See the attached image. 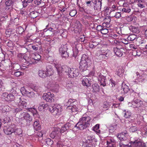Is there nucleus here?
<instances>
[{
    "label": "nucleus",
    "mask_w": 147,
    "mask_h": 147,
    "mask_svg": "<svg viewBox=\"0 0 147 147\" xmlns=\"http://www.w3.org/2000/svg\"><path fill=\"white\" fill-rule=\"evenodd\" d=\"M90 117L89 116L84 117L80 119L78 122L75 125V127H77L79 129L83 130L90 125Z\"/></svg>",
    "instance_id": "1"
},
{
    "label": "nucleus",
    "mask_w": 147,
    "mask_h": 147,
    "mask_svg": "<svg viewBox=\"0 0 147 147\" xmlns=\"http://www.w3.org/2000/svg\"><path fill=\"white\" fill-rule=\"evenodd\" d=\"M91 63L90 60L88 56L85 54L83 55L80 63L79 68L82 71H85L90 66Z\"/></svg>",
    "instance_id": "2"
},
{
    "label": "nucleus",
    "mask_w": 147,
    "mask_h": 147,
    "mask_svg": "<svg viewBox=\"0 0 147 147\" xmlns=\"http://www.w3.org/2000/svg\"><path fill=\"white\" fill-rule=\"evenodd\" d=\"M131 146L125 145L121 142L119 144V147H146L144 143L140 139H137L134 141H131Z\"/></svg>",
    "instance_id": "3"
},
{
    "label": "nucleus",
    "mask_w": 147,
    "mask_h": 147,
    "mask_svg": "<svg viewBox=\"0 0 147 147\" xmlns=\"http://www.w3.org/2000/svg\"><path fill=\"white\" fill-rule=\"evenodd\" d=\"M48 110L51 113H53L54 115H59L62 111V106L60 105L56 104L54 106H48Z\"/></svg>",
    "instance_id": "4"
},
{
    "label": "nucleus",
    "mask_w": 147,
    "mask_h": 147,
    "mask_svg": "<svg viewBox=\"0 0 147 147\" xmlns=\"http://www.w3.org/2000/svg\"><path fill=\"white\" fill-rule=\"evenodd\" d=\"M54 66L57 69L58 75L59 76L62 75V73L64 72H67L68 74V71L70 69L67 65H64L61 66L59 64H55Z\"/></svg>",
    "instance_id": "5"
},
{
    "label": "nucleus",
    "mask_w": 147,
    "mask_h": 147,
    "mask_svg": "<svg viewBox=\"0 0 147 147\" xmlns=\"http://www.w3.org/2000/svg\"><path fill=\"white\" fill-rule=\"evenodd\" d=\"M19 119L22 121L30 123L32 121V117L27 112H23L20 114L19 116Z\"/></svg>",
    "instance_id": "6"
},
{
    "label": "nucleus",
    "mask_w": 147,
    "mask_h": 147,
    "mask_svg": "<svg viewBox=\"0 0 147 147\" xmlns=\"http://www.w3.org/2000/svg\"><path fill=\"white\" fill-rule=\"evenodd\" d=\"M26 101V100L21 98L20 96L15 100V102L17 105L20 107L25 109L27 108V102Z\"/></svg>",
    "instance_id": "7"
},
{
    "label": "nucleus",
    "mask_w": 147,
    "mask_h": 147,
    "mask_svg": "<svg viewBox=\"0 0 147 147\" xmlns=\"http://www.w3.org/2000/svg\"><path fill=\"white\" fill-rule=\"evenodd\" d=\"M1 98L3 100L9 102L14 100L15 97L11 93H8L6 92L3 93L1 95Z\"/></svg>",
    "instance_id": "8"
},
{
    "label": "nucleus",
    "mask_w": 147,
    "mask_h": 147,
    "mask_svg": "<svg viewBox=\"0 0 147 147\" xmlns=\"http://www.w3.org/2000/svg\"><path fill=\"white\" fill-rule=\"evenodd\" d=\"M67 44L62 45L59 48V51L61 56L66 58L68 57V55L67 51Z\"/></svg>",
    "instance_id": "9"
},
{
    "label": "nucleus",
    "mask_w": 147,
    "mask_h": 147,
    "mask_svg": "<svg viewBox=\"0 0 147 147\" xmlns=\"http://www.w3.org/2000/svg\"><path fill=\"white\" fill-rule=\"evenodd\" d=\"M82 45L79 42H75L74 43L73 48L74 54L77 55L79 51H81L82 49Z\"/></svg>",
    "instance_id": "10"
},
{
    "label": "nucleus",
    "mask_w": 147,
    "mask_h": 147,
    "mask_svg": "<svg viewBox=\"0 0 147 147\" xmlns=\"http://www.w3.org/2000/svg\"><path fill=\"white\" fill-rule=\"evenodd\" d=\"M134 103H133L134 106V108H138L139 107H142L144 108V110L146 106H145V103H143V101L140 99H136L133 100Z\"/></svg>",
    "instance_id": "11"
},
{
    "label": "nucleus",
    "mask_w": 147,
    "mask_h": 147,
    "mask_svg": "<svg viewBox=\"0 0 147 147\" xmlns=\"http://www.w3.org/2000/svg\"><path fill=\"white\" fill-rule=\"evenodd\" d=\"M54 95L50 92H47L44 93L42 95V98L44 99L47 102H52L54 101L53 98Z\"/></svg>",
    "instance_id": "12"
},
{
    "label": "nucleus",
    "mask_w": 147,
    "mask_h": 147,
    "mask_svg": "<svg viewBox=\"0 0 147 147\" xmlns=\"http://www.w3.org/2000/svg\"><path fill=\"white\" fill-rule=\"evenodd\" d=\"M68 71V75L70 78H74L78 76L79 74V71L78 69L72 68Z\"/></svg>",
    "instance_id": "13"
},
{
    "label": "nucleus",
    "mask_w": 147,
    "mask_h": 147,
    "mask_svg": "<svg viewBox=\"0 0 147 147\" xmlns=\"http://www.w3.org/2000/svg\"><path fill=\"white\" fill-rule=\"evenodd\" d=\"M134 75L137 76V78L136 79V80L134 81V82H143L147 79V75L146 74L140 75L139 73L137 72Z\"/></svg>",
    "instance_id": "14"
},
{
    "label": "nucleus",
    "mask_w": 147,
    "mask_h": 147,
    "mask_svg": "<svg viewBox=\"0 0 147 147\" xmlns=\"http://www.w3.org/2000/svg\"><path fill=\"white\" fill-rule=\"evenodd\" d=\"M23 61L24 62V64L26 66H28L34 63V60L33 58L27 57L26 55H24L22 59Z\"/></svg>",
    "instance_id": "15"
},
{
    "label": "nucleus",
    "mask_w": 147,
    "mask_h": 147,
    "mask_svg": "<svg viewBox=\"0 0 147 147\" xmlns=\"http://www.w3.org/2000/svg\"><path fill=\"white\" fill-rule=\"evenodd\" d=\"M82 84L83 86H89L91 84V79L88 76H84L81 78Z\"/></svg>",
    "instance_id": "16"
},
{
    "label": "nucleus",
    "mask_w": 147,
    "mask_h": 147,
    "mask_svg": "<svg viewBox=\"0 0 147 147\" xmlns=\"http://www.w3.org/2000/svg\"><path fill=\"white\" fill-rule=\"evenodd\" d=\"M98 80L100 82V85L104 87L106 85V77L100 74L98 78Z\"/></svg>",
    "instance_id": "17"
},
{
    "label": "nucleus",
    "mask_w": 147,
    "mask_h": 147,
    "mask_svg": "<svg viewBox=\"0 0 147 147\" xmlns=\"http://www.w3.org/2000/svg\"><path fill=\"white\" fill-rule=\"evenodd\" d=\"M124 49L122 48L119 49L116 47L113 49V51L114 53L117 56L119 57L122 56L123 53H124Z\"/></svg>",
    "instance_id": "18"
},
{
    "label": "nucleus",
    "mask_w": 147,
    "mask_h": 147,
    "mask_svg": "<svg viewBox=\"0 0 147 147\" xmlns=\"http://www.w3.org/2000/svg\"><path fill=\"white\" fill-rule=\"evenodd\" d=\"M92 2L94 3V10H99L101 8L102 2L99 0H92Z\"/></svg>",
    "instance_id": "19"
},
{
    "label": "nucleus",
    "mask_w": 147,
    "mask_h": 147,
    "mask_svg": "<svg viewBox=\"0 0 147 147\" xmlns=\"http://www.w3.org/2000/svg\"><path fill=\"white\" fill-rule=\"evenodd\" d=\"M97 53H99L100 55H103L106 58L109 57L110 53V52L109 50L99 51H97Z\"/></svg>",
    "instance_id": "20"
},
{
    "label": "nucleus",
    "mask_w": 147,
    "mask_h": 147,
    "mask_svg": "<svg viewBox=\"0 0 147 147\" xmlns=\"http://www.w3.org/2000/svg\"><path fill=\"white\" fill-rule=\"evenodd\" d=\"M45 71L47 76H50L53 74V70L51 65H48L46 67Z\"/></svg>",
    "instance_id": "21"
},
{
    "label": "nucleus",
    "mask_w": 147,
    "mask_h": 147,
    "mask_svg": "<svg viewBox=\"0 0 147 147\" xmlns=\"http://www.w3.org/2000/svg\"><path fill=\"white\" fill-rule=\"evenodd\" d=\"M74 29L78 32H80L82 30V25L78 21H76L74 24Z\"/></svg>",
    "instance_id": "22"
},
{
    "label": "nucleus",
    "mask_w": 147,
    "mask_h": 147,
    "mask_svg": "<svg viewBox=\"0 0 147 147\" xmlns=\"http://www.w3.org/2000/svg\"><path fill=\"white\" fill-rule=\"evenodd\" d=\"M127 133L122 132L118 135L117 137L120 141H123L127 140Z\"/></svg>",
    "instance_id": "23"
},
{
    "label": "nucleus",
    "mask_w": 147,
    "mask_h": 147,
    "mask_svg": "<svg viewBox=\"0 0 147 147\" xmlns=\"http://www.w3.org/2000/svg\"><path fill=\"white\" fill-rule=\"evenodd\" d=\"M4 133L7 135L11 134L13 132H14V129L11 127H5L4 129Z\"/></svg>",
    "instance_id": "24"
},
{
    "label": "nucleus",
    "mask_w": 147,
    "mask_h": 147,
    "mask_svg": "<svg viewBox=\"0 0 147 147\" xmlns=\"http://www.w3.org/2000/svg\"><path fill=\"white\" fill-rule=\"evenodd\" d=\"M48 105L47 104H45L43 102L40 103L38 109L40 111H43L44 109L48 107Z\"/></svg>",
    "instance_id": "25"
},
{
    "label": "nucleus",
    "mask_w": 147,
    "mask_h": 147,
    "mask_svg": "<svg viewBox=\"0 0 147 147\" xmlns=\"http://www.w3.org/2000/svg\"><path fill=\"white\" fill-rule=\"evenodd\" d=\"M70 124L69 123H67L61 127L60 129L61 133H64L70 127Z\"/></svg>",
    "instance_id": "26"
},
{
    "label": "nucleus",
    "mask_w": 147,
    "mask_h": 147,
    "mask_svg": "<svg viewBox=\"0 0 147 147\" xmlns=\"http://www.w3.org/2000/svg\"><path fill=\"white\" fill-rule=\"evenodd\" d=\"M92 87L94 92L98 93L100 90V86L97 84H94L92 85Z\"/></svg>",
    "instance_id": "27"
},
{
    "label": "nucleus",
    "mask_w": 147,
    "mask_h": 147,
    "mask_svg": "<svg viewBox=\"0 0 147 147\" xmlns=\"http://www.w3.org/2000/svg\"><path fill=\"white\" fill-rule=\"evenodd\" d=\"M38 75L39 77L42 78H44L47 77L45 71L42 70H39Z\"/></svg>",
    "instance_id": "28"
},
{
    "label": "nucleus",
    "mask_w": 147,
    "mask_h": 147,
    "mask_svg": "<svg viewBox=\"0 0 147 147\" xmlns=\"http://www.w3.org/2000/svg\"><path fill=\"white\" fill-rule=\"evenodd\" d=\"M17 0H13V1L11 0H8L5 2V5L7 6H12L15 3V2Z\"/></svg>",
    "instance_id": "29"
},
{
    "label": "nucleus",
    "mask_w": 147,
    "mask_h": 147,
    "mask_svg": "<svg viewBox=\"0 0 147 147\" xmlns=\"http://www.w3.org/2000/svg\"><path fill=\"white\" fill-rule=\"evenodd\" d=\"M122 89H123V91H122V92L124 94L127 93L129 90L128 86L125 84H122Z\"/></svg>",
    "instance_id": "30"
},
{
    "label": "nucleus",
    "mask_w": 147,
    "mask_h": 147,
    "mask_svg": "<svg viewBox=\"0 0 147 147\" xmlns=\"http://www.w3.org/2000/svg\"><path fill=\"white\" fill-rule=\"evenodd\" d=\"M22 130L21 128H18L16 129H14V132L16 135H17L21 137L22 136Z\"/></svg>",
    "instance_id": "31"
},
{
    "label": "nucleus",
    "mask_w": 147,
    "mask_h": 147,
    "mask_svg": "<svg viewBox=\"0 0 147 147\" xmlns=\"http://www.w3.org/2000/svg\"><path fill=\"white\" fill-rule=\"evenodd\" d=\"M33 127L34 129L36 130L40 129V125L38 121H35L34 122Z\"/></svg>",
    "instance_id": "32"
},
{
    "label": "nucleus",
    "mask_w": 147,
    "mask_h": 147,
    "mask_svg": "<svg viewBox=\"0 0 147 147\" xmlns=\"http://www.w3.org/2000/svg\"><path fill=\"white\" fill-rule=\"evenodd\" d=\"M130 30L133 33L138 34L140 31L138 28L134 26H131L129 28Z\"/></svg>",
    "instance_id": "33"
},
{
    "label": "nucleus",
    "mask_w": 147,
    "mask_h": 147,
    "mask_svg": "<svg viewBox=\"0 0 147 147\" xmlns=\"http://www.w3.org/2000/svg\"><path fill=\"white\" fill-rule=\"evenodd\" d=\"M75 103L74 101H73L71 99H69L66 103L65 105L69 107L72 106V105H74V103Z\"/></svg>",
    "instance_id": "34"
},
{
    "label": "nucleus",
    "mask_w": 147,
    "mask_h": 147,
    "mask_svg": "<svg viewBox=\"0 0 147 147\" xmlns=\"http://www.w3.org/2000/svg\"><path fill=\"white\" fill-rule=\"evenodd\" d=\"M123 70L122 69H118L116 72V74L117 75L120 77H121L123 76Z\"/></svg>",
    "instance_id": "35"
},
{
    "label": "nucleus",
    "mask_w": 147,
    "mask_h": 147,
    "mask_svg": "<svg viewBox=\"0 0 147 147\" xmlns=\"http://www.w3.org/2000/svg\"><path fill=\"white\" fill-rule=\"evenodd\" d=\"M137 36L135 34H131L129 35L127 37V39L128 40L133 41L136 38Z\"/></svg>",
    "instance_id": "36"
},
{
    "label": "nucleus",
    "mask_w": 147,
    "mask_h": 147,
    "mask_svg": "<svg viewBox=\"0 0 147 147\" xmlns=\"http://www.w3.org/2000/svg\"><path fill=\"white\" fill-rule=\"evenodd\" d=\"M38 15V13L37 12L35 11H32L30 13V15L31 18H33L36 17Z\"/></svg>",
    "instance_id": "37"
},
{
    "label": "nucleus",
    "mask_w": 147,
    "mask_h": 147,
    "mask_svg": "<svg viewBox=\"0 0 147 147\" xmlns=\"http://www.w3.org/2000/svg\"><path fill=\"white\" fill-rule=\"evenodd\" d=\"M16 31L19 34H21L24 32V30L23 27L20 26L17 29Z\"/></svg>",
    "instance_id": "38"
},
{
    "label": "nucleus",
    "mask_w": 147,
    "mask_h": 147,
    "mask_svg": "<svg viewBox=\"0 0 147 147\" xmlns=\"http://www.w3.org/2000/svg\"><path fill=\"white\" fill-rule=\"evenodd\" d=\"M73 84L71 82L68 81L66 82V86L68 89L72 87Z\"/></svg>",
    "instance_id": "39"
},
{
    "label": "nucleus",
    "mask_w": 147,
    "mask_h": 147,
    "mask_svg": "<svg viewBox=\"0 0 147 147\" xmlns=\"http://www.w3.org/2000/svg\"><path fill=\"white\" fill-rule=\"evenodd\" d=\"M122 11L123 12L128 13L130 12L131 9L129 7H126L122 9Z\"/></svg>",
    "instance_id": "40"
},
{
    "label": "nucleus",
    "mask_w": 147,
    "mask_h": 147,
    "mask_svg": "<svg viewBox=\"0 0 147 147\" xmlns=\"http://www.w3.org/2000/svg\"><path fill=\"white\" fill-rule=\"evenodd\" d=\"M41 58V56L38 54L37 53L34 54V56L33 58L34 60L39 61Z\"/></svg>",
    "instance_id": "41"
},
{
    "label": "nucleus",
    "mask_w": 147,
    "mask_h": 147,
    "mask_svg": "<svg viewBox=\"0 0 147 147\" xmlns=\"http://www.w3.org/2000/svg\"><path fill=\"white\" fill-rule=\"evenodd\" d=\"M131 113L130 111H128L125 112L124 115V117L126 118H128L130 117L131 115Z\"/></svg>",
    "instance_id": "42"
},
{
    "label": "nucleus",
    "mask_w": 147,
    "mask_h": 147,
    "mask_svg": "<svg viewBox=\"0 0 147 147\" xmlns=\"http://www.w3.org/2000/svg\"><path fill=\"white\" fill-rule=\"evenodd\" d=\"M26 96L30 98H33L35 96V94L33 92H28Z\"/></svg>",
    "instance_id": "43"
},
{
    "label": "nucleus",
    "mask_w": 147,
    "mask_h": 147,
    "mask_svg": "<svg viewBox=\"0 0 147 147\" xmlns=\"http://www.w3.org/2000/svg\"><path fill=\"white\" fill-rule=\"evenodd\" d=\"M5 43L7 46L9 47H11L13 46V42L11 40H7L5 42Z\"/></svg>",
    "instance_id": "44"
},
{
    "label": "nucleus",
    "mask_w": 147,
    "mask_h": 147,
    "mask_svg": "<svg viewBox=\"0 0 147 147\" xmlns=\"http://www.w3.org/2000/svg\"><path fill=\"white\" fill-rule=\"evenodd\" d=\"M109 32V30H108L105 28L103 27V28L102 29V30L101 31V32L102 34H107Z\"/></svg>",
    "instance_id": "45"
},
{
    "label": "nucleus",
    "mask_w": 147,
    "mask_h": 147,
    "mask_svg": "<svg viewBox=\"0 0 147 147\" xmlns=\"http://www.w3.org/2000/svg\"><path fill=\"white\" fill-rule=\"evenodd\" d=\"M99 128V125L97 124L95 125L94 127V131L97 132L98 133H100V130L98 129Z\"/></svg>",
    "instance_id": "46"
},
{
    "label": "nucleus",
    "mask_w": 147,
    "mask_h": 147,
    "mask_svg": "<svg viewBox=\"0 0 147 147\" xmlns=\"http://www.w3.org/2000/svg\"><path fill=\"white\" fill-rule=\"evenodd\" d=\"M23 73L19 71L14 72V75L16 77H18L20 76L23 75Z\"/></svg>",
    "instance_id": "47"
},
{
    "label": "nucleus",
    "mask_w": 147,
    "mask_h": 147,
    "mask_svg": "<svg viewBox=\"0 0 147 147\" xmlns=\"http://www.w3.org/2000/svg\"><path fill=\"white\" fill-rule=\"evenodd\" d=\"M57 134V132L56 131H52L50 134V137L52 138H54Z\"/></svg>",
    "instance_id": "48"
},
{
    "label": "nucleus",
    "mask_w": 147,
    "mask_h": 147,
    "mask_svg": "<svg viewBox=\"0 0 147 147\" xmlns=\"http://www.w3.org/2000/svg\"><path fill=\"white\" fill-rule=\"evenodd\" d=\"M72 107L71 108V109L72 112H76L78 111V109L76 106H75L74 105H72Z\"/></svg>",
    "instance_id": "49"
},
{
    "label": "nucleus",
    "mask_w": 147,
    "mask_h": 147,
    "mask_svg": "<svg viewBox=\"0 0 147 147\" xmlns=\"http://www.w3.org/2000/svg\"><path fill=\"white\" fill-rule=\"evenodd\" d=\"M77 13V11L75 10H73L69 12V15L72 17H73L76 15Z\"/></svg>",
    "instance_id": "50"
},
{
    "label": "nucleus",
    "mask_w": 147,
    "mask_h": 147,
    "mask_svg": "<svg viewBox=\"0 0 147 147\" xmlns=\"http://www.w3.org/2000/svg\"><path fill=\"white\" fill-rule=\"evenodd\" d=\"M109 85L110 86H111L113 88V87L115 86V82L112 79H110Z\"/></svg>",
    "instance_id": "51"
},
{
    "label": "nucleus",
    "mask_w": 147,
    "mask_h": 147,
    "mask_svg": "<svg viewBox=\"0 0 147 147\" xmlns=\"http://www.w3.org/2000/svg\"><path fill=\"white\" fill-rule=\"evenodd\" d=\"M20 91L22 93L24 94H26V95L28 92L27 91L26 89L24 87L21 88L20 89Z\"/></svg>",
    "instance_id": "52"
},
{
    "label": "nucleus",
    "mask_w": 147,
    "mask_h": 147,
    "mask_svg": "<svg viewBox=\"0 0 147 147\" xmlns=\"http://www.w3.org/2000/svg\"><path fill=\"white\" fill-rule=\"evenodd\" d=\"M137 130V128L135 126H132L129 129V131L132 132L136 131Z\"/></svg>",
    "instance_id": "53"
},
{
    "label": "nucleus",
    "mask_w": 147,
    "mask_h": 147,
    "mask_svg": "<svg viewBox=\"0 0 147 147\" xmlns=\"http://www.w3.org/2000/svg\"><path fill=\"white\" fill-rule=\"evenodd\" d=\"M133 18L132 16H129L126 17V20L128 22H130L133 20Z\"/></svg>",
    "instance_id": "54"
},
{
    "label": "nucleus",
    "mask_w": 147,
    "mask_h": 147,
    "mask_svg": "<svg viewBox=\"0 0 147 147\" xmlns=\"http://www.w3.org/2000/svg\"><path fill=\"white\" fill-rule=\"evenodd\" d=\"M3 84V81L0 80V91H2L4 88Z\"/></svg>",
    "instance_id": "55"
},
{
    "label": "nucleus",
    "mask_w": 147,
    "mask_h": 147,
    "mask_svg": "<svg viewBox=\"0 0 147 147\" xmlns=\"http://www.w3.org/2000/svg\"><path fill=\"white\" fill-rule=\"evenodd\" d=\"M121 44L122 43L125 44H127L128 43V40H127L126 39L123 38L121 40Z\"/></svg>",
    "instance_id": "56"
},
{
    "label": "nucleus",
    "mask_w": 147,
    "mask_h": 147,
    "mask_svg": "<svg viewBox=\"0 0 147 147\" xmlns=\"http://www.w3.org/2000/svg\"><path fill=\"white\" fill-rule=\"evenodd\" d=\"M103 28V27L102 26L100 25H98L96 27V29L97 31H100L101 32V30Z\"/></svg>",
    "instance_id": "57"
},
{
    "label": "nucleus",
    "mask_w": 147,
    "mask_h": 147,
    "mask_svg": "<svg viewBox=\"0 0 147 147\" xmlns=\"http://www.w3.org/2000/svg\"><path fill=\"white\" fill-rule=\"evenodd\" d=\"M114 16L116 18H119L121 17V14L120 12H117L115 13V15Z\"/></svg>",
    "instance_id": "58"
},
{
    "label": "nucleus",
    "mask_w": 147,
    "mask_h": 147,
    "mask_svg": "<svg viewBox=\"0 0 147 147\" xmlns=\"http://www.w3.org/2000/svg\"><path fill=\"white\" fill-rule=\"evenodd\" d=\"M22 108H17L14 109L13 112L15 113H17L22 111Z\"/></svg>",
    "instance_id": "59"
},
{
    "label": "nucleus",
    "mask_w": 147,
    "mask_h": 147,
    "mask_svg": "<svg viewBox=\"0 0 147 147\" xmlns=\"http://www.w3.org/2000/svg\"><path fill=\"white\" fill-rule=\"evenodd\" d=\"M109 107V106L108 104L106 103H104L103 105V108L105 110H107Z\"/></svg>",
    "instance_id": "60"
},
{
    "label": "nucleus",
    "mask_w": 147,
    "mask_h": 147,
    "mask_svg": "<svg viewBox=\"0 0 147 147\" xmlns=\"http://www.w3.org/2000/svg\"><path fill=\"white\" fill-rule=\"evenodd\" d=\"M29 46L30 47H32L33 50H34L36 51L38 49V47H37L36 46H35L32 45L31 44H30Z\"/></svg>",
    "instance_id": "61"
},
{
    "label": "nucleus",
    "mask_w": 147,
    "mask_h": 147,
    "mask_svg": "<svg viewBox=\"0 0 147 147\" xmlns=\"http://www.w3.org/2000/svg\"><path fill=\"white\" fill-rule=\"evenodd\" d=\"M13 73L12 72V71L11 70L9 71V73L8 74H6V77L7 78H10L11 77V75Z\"/></svg>",
    "instance_id": "62"
},
{
    "label": "nucleus",
    "mask_w": 147,
    "mask_h": 147,
    "mask_svg": "<svg viewBox=\"0 0 147 147\" xmlns=\"http://www.w3.org/2000/svg\"><path fill=\"white\" fill-rule=\"evenodd\" d=\"M138 52H139V51L138 50L136 51L134 50L133 52V55L135 56L136 55L139 56L140 55H138Z\"/></svg>",
    "instance_id": "63"
},
{
    "label": "nucleus",
    "mask_w": 147,
    "mask_h": 147,
    "mask_svg": "<svg viewBox=\"0 0 147 147\" xmlns=\"http://www.w3.org/2000/svg\"><path fill=\"white\" fill-rule=\"evenodd\" d=\"M28 2L26 0H24L22 2L23 7H26L28 5Z\"/></svg>",
    "instance_id": "64"
}]
</instances>
